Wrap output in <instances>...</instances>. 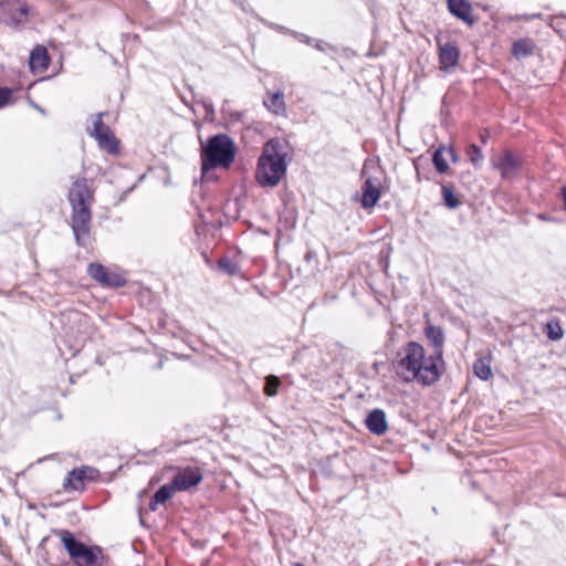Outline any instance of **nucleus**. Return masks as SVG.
<instances>
[{"mask_svg": "<svg viewBox=\"0 0 566 566\" xmlns=\"http://www.w3.org/2000/svg\"><path fill=\"white\" fill-rule=\"evenodd\" d=\"M81 470H86V479H93L95 476V474L97 473V471L95 469L90 468V467H84Z\"/></svg>", "mask_w": 566, "mask_h": 566, "instance_id": "31", "label": "nucleus"}, {"mask_svg": "<svg viewBox=\"0 0 566 566\" xmlns=\"http://www.w3.org/2000/svg\"><path fill=\"white\" fill-rule=\"evenodd\" d=\"M536 49L535 42L530 38H524L515 41L512 46V54L516 59H524L533 55Z\"/></svg>", "mask_w": 566, "mask_h": 566, "instance_id": "20", "label": "nucleus"}, {"mask_svg": "<svg viewBox=\"0 0 566 566\" xmlns=\"http://www.w3.org/2000/svg\"><path fill=\"white\" fill-rule=\"evenodd\" d=\"M235 148L233 142L224 134L210 137L202 145V175L216 167L228 168L234 160Z\"/></svg>", "mask_w": 566, "mask_h": 566, "instance_id": "3", "label": "nucleus"}, {"mask_svg": "<svg viewBox=\"0 0 566 566\" xmlns=\"http://www.w3.org/2000/svg\"><path fill=\"white\" fill-rule=\"evenodd\" d=\"M446 150H447V155L450 157L452 163L459 161L460 158L452 147H446Z\"/></svg>", "mask_w": 566, "mask_h": 566, "instance_id": "30", "label": "nucleus"}, {"mask_svg": "<svg viewBox=\"0 0 566 566\" xmlns=\"http://www.w3.org/2000/svg\"><path fill=\"white\" fill-rule=\"evenodd\" d=\"M546 334L549 339L559 340L564 333L558 322H548L546 324Z\"/></svg>", "mask_w": 566, "mask_h": 566, "instance_id": "26", "label": "nucleus"}, {"mask_svg": "<svg viewBox=\"0 0 566 566\" xmlns=\"http://www.w3.org/2000/svg\"><path fill=\"white\" fill-rule=\"evenodd\" d=\"M280 385V379L276 376L266 377V382L264 386V391L268 396H274L277 392V387Z\"/></svg>", "mask_w": 566, "mask_h": 566, "instance_id": "27", "label": "nucleus"}, {"mask_svg": "<svg viewBox=\"0 0 566 566\" xmlns=\"http://www.w3.org/2000/svg\"><path fill=\"white\" fill-rule=\"evenodd\" d=\"M460 60V50L453 43L439 44V64L442 71L454 69Z\"/></svg>", "mask_w": 566, "mask_h": 566, "instance_id": "12", "label": "nucleus"}, {"mask_svg": "<svg viewBox=\"0 0 566 566\" xmlns=\"http://www.w3.org/2000/svg\"><path fill=\"white\" fill-rule=\"evenodd\" d=\"M50 64V57L48 54V50L42 46H35L30 54L29 66L32 73H43L48 70Z\"/></svg>", "mask_w": 566, "mask_h": 566, "instance_id": "15", "label": "nucleus"}, {"mask_svg": "<svg viewBox=\"0 0 566 566\" xmlns=\"http://www.w3.org/2000/svg\"><path fill=\"white\" fill-rule=\"evenodd\" d=\"M395 370L406 382L416 381L422 386H431L442 376L444 361L439 359V355H427L419 343L409 342L399 350Z\"/></svg>", "mask_w": 566, "mask_h": 566, "instance_id": "1", "label": "nucleus"}, {"mask_svg": "<svg viewBox=\"0 0 566 566\" xmlns=\"http://www.w3.org/2000/svg\"><path fill=\"white\" fill-rule=\"evenodd\" d=\"M563 199H564V206L566 209V187L563 189Z\"/></svg>", "mask_w": 566, "mask_h": 566, "instance_id": "32", "label": "nucleus"}, {"mask_svg": "<svg viewBox=\"0 0 566 566\" xmlns=\"http://www.w3.org/2000/svg\"><path fill=\"white\" fill-rule=\"evenodd\" d=\"M32 106H33L36 111H39L40 113L44 114L43 108H41L40 106H38V105H35V104H32Z\"/></svg>", "mask_w": 566, "mask_h": 566, "instance_id": "33", "label": "nucleus"}, {"mask_svg": "<svg viewBox=\"0 0 566 566\" xmlns=\"http://www.w3.org/2000/svg\"><path fill=\"white\" fill-rule=\"evenodd\" d=\"M279 139H270L263 147L255 170V179L262 187H275L283 176V155Z\"/></svg>", "mask_w": 566, "mask_h": 566, "instance_id": "2", "label": "nucleus"}, {"mask_svg": "<svg viewBox=\"0 0 566 566\" xmlns=\"http://www.w3.org/2000/svg\"><path fill=\"white\" fill-rule=\"evenodd\" d=\"M91 207L72 208V229L77 244L85 245L91 229Z\"/></svg>", "mask_w": 566, "mask_h": 566, "instance_id": "6", "label": "nucleus"}, {"mask_svg": "<svg viewBox=\"0 0 566 566\" xmlns=\"http://www.w3.org/2000/svg\"><path fill=\"white\" fill-rule=\"evenodd\" d=\"M219 268L229 274H235L238 272V265L228 258H222L219 263Z\"/></svg>", "mask_w": 566, "mask_h": 566, "instance_id": "28", "label": "nucleus"}, {"mask_svg": "<svg viewBox=\"0 0 566 566\" xmlns=\"http://www.w3.org/2000/svg\"><path fill=\"white\" fill-rule=\"evenodd\" d=\"M12 91L8 87H0V108L9 104Z\"/></svg>", "mask_w": 566, "mask_h": 566, "instance_id": "29", "label": "nucleus"}, {"mask_svg": "<svg viewBox=\"0 0 566 566\" xmlns=\"http://www.w3.org/2000/svg\"><path fill=\"white\" fill-rule=\"evenodd\" d=\"M294 566H304V565L301 563H295Z\"/></svg>", "mask_w": 566, "mask_h": 566, "instance_id": "35", "label": "nucleus"}, {"mask_svg": "<svg viewBox=\"0 0 566 566\" xmlns=\"http://www.w3.org/2000/svg\"><path fill=\"white\" fill-rule=\"evenodd\" d=\"M468 156L475 168H479L484 159L481 148L478 147L475 144H471L469 146Z\"/></svg>", "mask_w": 566, "mask_h": 566, "instance_id": "25", "label": "nucleus"}, {"mask_svg": "<svg viewBox=\"0 0 566 566\" xmlns=\"http://www.w3.org/2000/svg\"><path fill=\"white\" fill-rule=\"evenodd\" d=\"M87 272L92 279L107 286H123L125 279L116 273L108 272L106 268L98 263H91L87 266Z\"/></svg>", "mask_w": 566, "mask_h": 566, "instance_id": "10", "label": "nucleus"}, {"mask_svg": "<svg viewBox=\"0 0 566 566\" xmlns=\"http://www.w3.org/2000/svg\"><path fill=\"white\" fill-rule=\"evenodd\" d=\"M441 193L444 201V205L450 209H455L459 207L460 201L454 195V191L451 186L442 185Z\"/></svg>", "mask_w": 566, "mask_h": 566, "instance_id": "24", "label": "nucleus"}, {"mask_svg": "<svg viewBox=\"0 0 566 566\" xmlns=\"http://www.w3.org/2000/svg\"><path fill=\"white\" fill-rule=\"evenodd\" d=\"M363 176L365 177L364 185L361 187L363 196L360 203L365 209L374 208L381 196V180L377 176H371L367 168L363 169Z\"/></svg>", "mask_w": 566, "mask_h": 566, "instance_id": "7", "label": "nucleus"}, {"mask_svg": "<svg viewBox=\"0 0 566 566\" xmlns=\"http://www.w3.org/2000/svg\"><path fill=\"white\" fill-rule=\"evenodd\" d=\"M446 155V147H439L438 149H436L432 156V163L437 171L440 174H446L449 170V165L447 163Z\"/></svg>", "mask_w": 566, "mask_h": 566, "instance_id": "23", "label": "nucleus"}, {"mask_svg": "<svg viewBox=\"0 0 566 566\" xmlns=\"http://www.w3.org/2000/svg\"><path fill=\"white\" fill-rule=\"evenodd\" d=\"M448 8L450 12L458 19L462 20L468 24L474 23V17L472 13V7L467 0H448Z\"/></svg>", "mask_w": 566, "mask_h": 566, "instance_id": "16", "label": "nucleus"}, {"mask_svg": "<svg viewBox=\"0 0 566 566\" xmlns=\"http://www.w3.org/2000/svg\"><path fill=\"white\" fill-rule=\"evenodd\" d=\"M264 106L274 114H281L283 111V94L277 91L263 101Z\"/></svg>", "mask_w": 566, "mask_h": 566, "instance_id": "21", "label": "nucleus"}, {"mask_svg": "<svg viewBox=\"0 0 566 566\" xmlns=\"http://www.w3.org/2000/svg\"><path fill=\"white\" fill-rule=\"evenodd\" d=\"M103 113L94 116L88 134L95 138L97 145L108 154H117L118 143L111 128L103 122Z\"/></svg>", "mask_w": 566, "mask_h": 566, "instance_id": "5", "label": "nucleus"}, {"mask_svg": "<svg viewBox=\"0 0 566 566\" xmlns=\"http://www.w3.org/2000/svg\"><path fill=\"white\" fill-rule=\"evenodd\" d=\"M316 48H317L318 50H323V48H322L321 43H317V44H316Z\"/></svg>", "mask_w": 566, "mask_h": 566, "instance_id": "34", "label": "nucleus"}, {"mask_svg": "<svg viewBox=\"0 0 566 566\" xmlns=\"http://www.w3.org/2000/svg\"><path fill=\"white\" fill-rule=\"evenodd\" d=\"M492 165L500 171L502 178L512 179L518 174L522 167V159L518 155L506 150L502 155L494 157Z\"/></svg>", "mask_w": 566, "mask_h": 566, "instance_id": "8", "label": "nucleus"}, {"mask_svg": "<svg viewBox=\"0 0 566 566\" xmlns=\"http://www.w3.org/2000/svg\"><path fill=\"white\" fill-rule=\"evenodd\" d=\"M93 196L85 178H78L69 191V201L72 208L91 207Z\"/></svg>", "mask_w": 566, "mask_h": 566, "instance_id": "9", "label": "nucleus"}, {"mask_svg": "<svg viewBox=\"0 0 566 566\" xmlns=\"http://www.w3.org/2000/svg\"><path fill=\"white\" fill-rule=\"evenodd\" d=\"M473 371L474 375L482 380H489L493 375L490 361L483 358L476 359L474 361Z\"/></svg>", "mask_w": 566, "mask_h": 566, "instance_id": "22", "label": "nucleus"}, {"mask_svg": "<svg viewBox=\"0 0 566 566\" xmlns=\"http://www.w3.org/2000/svg\"><path fill=\"white\" fill-rule=\"evenodd\" d=\"M424 335L432 346V355H439V359H443V345L446 340L444 332L441 327L427 323Z\"/></svg>", "mask_w": 566, "mask_h": 566, "instance_id": "13", "label": "nucleus"}, {"mask_svg": "<svg viewBox=\"0 0 566 566\" xmlns=\"http://www.w3.org/2000/svg\"><path fill=\"white\" fill-rule=\"evenodd\" d=\"M2 7L8 9L10 15L7 22L12 25L21 23L29 13V7L24 2H12Z\"/></svg>", "mask_w": 566, "mask_h": 566, "instance_id": "17", "label": "nucleus"}, {"mask_svg": "<svg viewBox=\"0 0 566 566\" xmlns=\"http://www.w3.org/2000/svg\"><path fill=\"white\" fill-rule=\"evenodd\" d=\"M202 480V473L198 468L187 467L178 471L174 476L172 483L178 491H187L199 484Z\"/></svg>", "mask_w": 566, "mask_h": 566, "instance_id": "11", "label": "nucleus"}, {"mask_svg": "<svg viewBox=\"0 0 566 566\" xmlns=\"http://www.w3.org/2000/svg\"><path fill=\"white\" fill-rule=\"evenodd\" d=\"M86 479V470L74 469L69 472L63 482L65 491H80L84 488V480Z\"/></svg>", "mask_w": 566, "mask_h": 566, "instance_id": "18", "label": "nucleus"}, {"mask_svg": "<svg viewBox=\"0 0 566 566\" xmlns=\"http://www.w3.org/2000/svg\"><path fill=\"white\" fill-rule=\"evenodd\" d=\"M61 541L75 566H95L98 548H93L80 542L71 532L62 531Z\"/></svg>", "mask_w": 566, "mask_h": 566, "instance_id": "4", "label": "nucleus"}, {"mask_svg": "<svg viewBox=\"0 0 566 566\" xmlns=\"http://www.w3.org/2000/svg\"><path fill=\"white\" fill-rule=\"evenodd\" d=\"M177 491H178V489L175 486V484L172 482L161 485L156 491L153 499L150 500L149 509L151 511H156L158 504L166 503L172 496V494Z\"/></svg>", "mask_w": 566, "mask_h": 566, "instance_id": "19", "label": "nucleus"}, {"mask_svg": "<svg viewBox=\"0 0 566 566\" xmlns=\"http://www.w3.org/2000/svg\"><path fill=\"white\" fill-rule=\"evenodd\" d=\"M365 424L371 433L376 436L385 434L388 430V422L385 411L381 409L371 410L365 419Z\"/></svg>", "mask_w": 566, "mask_h": 566, "instance_id": "14", "label": "nucleus"}]
</instances>
